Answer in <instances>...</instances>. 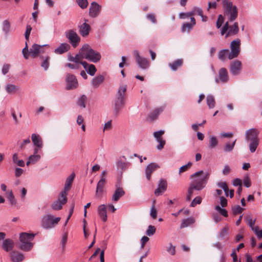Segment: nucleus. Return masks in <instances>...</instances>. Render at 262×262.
Masks as SVG:
<instances>
[{
	"label": "nucleus",
	"mask_w": 262,
	"mask_h": 262,
	"mask_svg": "<svg viewBox=\"0 0 262 262\" xmlns=\"http://www.w3.org/2000/svg\"><path fill=\"white\" fill-rule=\"evenodd\" d=\"M101 6H100L97 3L93 2L91 3L89 8V15L92 17H97L100 11Z\"/></svg>",
	"instance_id": "obj_15"
},
{
	"label": "nucleus",
	"mask_w": 262,
	"mask_h": 262,
	"mask_svg": "<svg viewBox=\"0 0 262 262\" xmlns=\"http://www.w3.org/2000/svg\"><path fill=\"white\" fill-rule=\"evenodd\" d=\"M22 53H23V56L25 59L29 58V57L30 55L29 54V51L28 49V45H27V42H26L25 47L23 49Z\"/></svg>",
	"instance_id": "obj_57"
},
{
	"label": "nucleus",
	"mask_w": 262,
	"mask_h": 262,
	"mask_svg": "<svg viewBox=\"0 0 262 262\" xmlns=\"http://www.w3.org/2000/svg\"><path fill=\"white\" fill-rule=\"evenodd\" d=\"M223 7L225 15L230 21H234L237 18V8L233 5L232 2L229 0H223Z\"/></svg>",
	"instance_id": "obj_5"
},
{
	"label": "nucleus",
	"mask_w": 262,
	"mask_h": 262,
	"mask_svg": "<svg viewBox=\"0 0 262 262\" xmlns=\"http://www.w3.org/2000/svg\"><path fill=\"white\" fill-rule=\"evenodd\" d=\"M87 101V97L85 95H82L77 101V105L80 107L84 108L85 107V103Z\"/></svg>",
	"instance_id": "obj_44"
},
{
	"label": "nucleus",
	"mask_w": 262,
	"mask_h": 262,
	"mask_svg": "<svg viewBox=\"0 0 262 262\" xmlns=\"http://www.w3.org/2000/svg\"><path fill=\"white\" fill-rule=\"evenodd\" d=\"M32 30V27L30 25H27L26 27V30L25 33V36L26 40H28L29 36Z\"/></svg>",
	"instance_id": "obj_61"
},
{
	"label": "nucleus",
	"mask_w": 262,
	"mask_h": 262,
	"mask_svg": "<svg viewBox=\"0 0 262 262\" xmlns=\"http://www.w3.org/2000/svg\"><path fill=\"white\" fill-rule=\"evenodd\" d=\"M70 49V46L67 43H62L54 50L56 54H61L67 52Z\"/></svg>",
	"instance_id": "obj_29"
},
{
	"label": "nucleus",
	"mask_w": 262,
	"mask_h": 262,
	"mask_svg": "<svg viewBox=\"0 0 262 262\" xmlns=\"http://www.w3.org/2000/svg\"><path fill=\"white\" fill-rule=\"evenodd\" d=\"M76 2L78 4V5L81 8V9H85L86 8L89 4L88 0H75Z\"/></svg>",
	"instance_id": "obj_49"
},
{
	"label": "nucleus",
	"mask_w": 262,
	"mask_h": 262,
	"mask_svg": "<svg viewBox=\"0 0 262 262\" xmlns=\"http://www.w3.org/2000/svg\"><path fill=\"white\" fill-rule=\"evenodd\" d=\"M156 231V229L155 226L149 225L148 226V228L146 231V234L149 236H152L155 233Z\"/></svg>",
	"instance_id": "obj_48"
},
{
	"label": "nucleus",
	"mask_w": 262,
	"mask_h": 262,
	"mask_svg": "<svg viewBox=\"0 0 262 262\" xmlns=\"http://www.w3.org/2000/svg\"><path fill=\"white\" fill-rule=\"evenodd\" d=\"M124 194L125 192L123 189L120 187H118L113 193L112 200L114 202H117Z\"/></svg>",
	"instance_id": "obj_28"
},
{
	"label": "nucleus",
	"mask_w": 262,
	"mask_h": 262,
	"mask_svg": "<svg viewBox=\"0 0 262 262\" xmlns=\"http://www.w3.org/2000/svg\"><path fill=\"white\" fill-rule=\"evenodd\" d=\"M75 176V174L74 173H72L70 176H69L67 178L64 184V190L62 191L61 193L67 195L68 191L71 189Z\"/></svg>",
	"instance_id": "obj_20"
},
{
	"label": "nucleus",
	"mask_w": 262,
	"mask_h": 262,
	"mask_svg": "<svg viewBox=\"0 0 262 262\" xmlns=\"http://www.w3.org/2000/svg\"><path fill=\"white\" fill-rule=\"evenodd\" d=\"M236 142V140H234L232 143H227L224 147V150L225 151L229 152L232 150L234 148Z\"/></svg>",
	"instance_id": "obj_51"
},
{
	"label": "nucleus",
	"mask_w": 262,
	"mask_h": 262,
	"mask_svg": "<svg viewBox=\"0 0 262 262\" xmlns=\"http://www.w3.org/2000/svg\"><path fill=\"white\" fill-rule=\"evenodd\" d=\"M10 24L8 20H5L3 23V31L6 34H7L10 31Z\"/></svg>",
	"instance_id": "obj_47"
},
{
	"label": "nucleus",
	"mask_w": 262,
	"mask_h": 262,
	"mask_svg": "<svg viewBox=\"0 0 262 262\" xmlns=\"http://www.w3.org/2000/svg\"><path fill=\"white\" fill-rule=\"evenodd\" d=\"M106 171L103 170L100 174V179L97 183L96 194L97 195H100L103 191V187L106 182Z\"/></svg>",
	"instance_id": "obj_10"
},
{
	"label": "nucleus",
	"mask_w": 262,
	"mask_h": 262,
	"mask_svg": "<svg viewBox=\"0 0 262 262\" xmlns=\"http://www.w3.org/2000/svg\"><path fill=\"white\" fill-rule=\"evenodd\" d=\"M195 222V220L192 217L187 218L186 219L183 220L182 222V223L180 226V228H184L187 227L191 224H193Z\"/></svg>",
	"instance_id": "obj_38"
},
{
	"label": "nucleus",
	"mask_w": 262,
	"mask_h": 262,
	"mask_svg": "<svg viewBox=\"0 0 262 262\" xmlns=\"http://www.w3.org/2000/svg\"><path fill=\"white\" fill-rule=\"evenodd\" d=\"M5 194L10 204L12 206L16 205L17 204V201L14 196L12 190L11 189H8Z\"/></svg>",
	"instance_id": "obj_31"
},
{
	"label": "nucleus",
	"mask_w": 262,
	"mask_h": 262,
	"mask_svg": "<svg viewBox=\"0 0 262 262\" xmlns=\"http://www.w3.org/2000/svg\"><path fill=\"white\" fill-rule=\"evenodd\" d=\"M215 209L224 216L226 217L228 216V212L225 209L221 208L219 206H215Z\"/></svg>",
	"instance_id": "obj_56"
},
{
	"label": "nucleus",
	"mask_w": 262,
	"mask_h": 262,
	"mask_svg": "<svg viewBox=\"0 0 262 262\" xmlns=\"http://www.w3.org/2000/svg\"><path fill=\"white\" fill-rule=\"evenodd\" d=\"M195 190L198 191V188L195 187H193L192 185L190 184L186 195V200L190 201L191 200L193 194H195L194 191Z\"/></svg>",
	"instance_id": "obj_37"
},
{
	"label": "nucleus",
	"mask_w": 262,
	"mask_h": 262,
	"mask_svg": "<svg viewBox=\"0 0 262 262\" xmlns=\"http://www.w3.org/2000/svg\"><path fill=\"white\" fill-rule=\"evenodd\" d=\"M45 45L40 46L37 44H34L29 50L30 56L33 58L36 57L39 53L43 52L42 48Z\"/></svg>",
	"instance_id": "obj_18"
},
{
	"label": "nucleus",
	"mask_w": 262,
	"mask_h": 262,
	"mask_svg": "<svg viewBox=\"0 0 262 262\" xmlns=\"http://www.w3.org/2000/svg\"><path fill=\"white\" fill-rule=\"evenodd\" d=\"M218 144V141L215 136H210L209 139V148L213 149L215 148Z\"/></svg>",
	"instance_id": "obj_39"
},
{
	"label": "nucleus",
	"mask_w": 262,
	"mask_h": 262,
	"mask_svg": "<svg viewBox=\"0 0 262 262\" xmlns=\"http://www.w3.org/2000/svg\"><path fill=\"white\" fill-rule=\"evenodd\" d=\"M6 91L9 94H13L19 90V88L14 84L8 83L5 86Z\"/></svg>",
	"instance_id": "obj_33"
},
{
	"label": "nucleus",
	"mask_w": 262,
	"mask_h": 262,
	"mask_svg": "<svg viewBox=\"0 0 262 262\" xmlns=\"http://www.w3.org/2000/svg\"><path fill=\"white\" fill-rule=\"evenodd\" d=\"M206 102L209 108H213L215 106V102L214 97L211 95H208L206 98Z\"/></svg>",
	"instance_id": "obj_40"
},
{
	"label": "nucleus",
	"mask_w": 262,
	"mask_h": 262,
	"mask_svg": "<svg viewBox=\"0 0 262 262\" xmlns=\"http://www.w3.org/2000/svg\"><path fill=\"white\" fill-rule=\"evenodd\" d=\"M224 17L222 15H220L218 16V18L216 21V27L217 28H220L222 26L224 22Z\"/></svg>",
	"instance_id": "obj_60"
},
{
	"label": "nucleus",
	"mask_w": 262,
	"mask_h": 262,
	"mask_svg": "<svg viewBox=\"0 0 262 262\" xmlns=\"http://www.w3.org/2000/svg\"><path fill=\"white\" fill-rule=\"evenodd\" d=\"M88 20L84 19V22L78 26L79 32L84 37H87L91 30V26L88 24Z\"/></svg>",
	"instance_id": "obj_13"
},
{
	"label": "nucleus",
	"mask_w": 262,
	"mask_h": 262,
	"mask_svg": "<svg viewBox=\"0 0 262 262\" xmlns=\"http://www.w3.org/2000/svg\"><path fill=\"white\" fill-rule=\"evenodd\" d=\"M183 60L182 59H178L173 63H169V66L172 71H176L179 68L182 66Z\"/></svg>",
	"instance_id": "obj_36"
},
{
	"label": "nucleus",
	"mask_w": 262,
	"mask_h": 262,
	"mask_svg": "<svg viewBox=\"0 0 262 262\" xmlns=\"http://www.w3.org/2000/svg\"><path fill=\"white\" fill-rule=\"evenodd\" d=\"M231 51L229 52L228 58L232 59L237 57L241 51V40L236 39L231 42L230 45Z\"/></svg>",
	"instance_id": "obj_7"
},
{
	"label": "nucleus",
	"mask_w": 262,
	"mask_h": 262,
	"mask_svg": "<svg viewBox=\"0 0 262 262\" xmlns=\"http://www.w3.org/2000/svg\"><path fill=\"white\" fill-rule=\"evenodd\" d=\"M164 107L165 106H162L155 109L152 113H150L149 115L150 118L152 120L156 119L159 115L163 111Z\"/></svg>",
	"instance_id": "obj_35"
},
{
	"label": "nucleus",
	"mask_w": 262,
	"mask_h": 262,
	"mask_svg": "<svg viewBox=\"0 0 262 262\" xmlns=\"http://www.w3.org/2000/svg\"><path fill=\"white\" fill-rule=\"evenodd\" d=\"M14 247V243L10 238L4 239L2 244L3 249L6 252L11 251Z\"/></svg>",
	"instance_id": "obj_24"
},
{
	"label": "nucleus",
	"mask_w": 262,
	"mask_h": 262,
	"mask_svg": "<svg viewBox=\"0 0 262 262\" xmlns=\"http://www.w3.org/2000/svg\"><path fill=\"white\" fill-rule=\"evenodd\" d=\"M34 234L23 232L20 234V244L19 248L24 251H30L33 247V243L32 241L34 239Z\"/></svg>",
	"instance_id": "obj_4"
},
{
	"label": "nucleus",
	"mask_w": 262,
	"mask_h": 262,
	"mask_svg": "<svg viewBox=\"0 0 262 262\" xmlns=\"http://www.w3.org/2000/svg\"><path fill=\"white\" fill-rule=\"evenodd\" d=\"M67 202V195L60 193L57 200L54 202L51 205V208L55 210H58L62 208V206Z\"/></svg>",
	"instance_id": "obj_11"
},
{
	"label": "nucleus",
	"mask_w": 262,
	"mask_h": 262,
	"mask_svg": "<svg viewBox=\"0 0 262 262\" xmlns=\"http://www.w3.org/2000/svg\"><path fill=\"white\" fill-rule=\"evenodd\" d=\"M98 213L100 218H101L103 222H105L107 221V216L105 205H101L98 207Z\"/></svg>",
	"instance_id": "obj_27"
},
{
	"label": "nucleus",
	"mask_w": 262,
	"mask_h": 262,
	"mask_svg": "<svg viewBox=\"0 0 262 262\" xmlns=\"http://www.w3.org/2000/svg\"><path fill=\"white\" fill-rule=\"evenodd\" d=\"M84 58V56L83 54L81 53L80 50L79 53L74 56V63H79V65L80 66L81 63L83 62L82 61V60Z\"/></svg>",
	"instance_id": "obj_45"
},
{
	"label": "nucleus",
	"mask_w": 262,
	"mask_h": 262,
	"mask_svg": "<svg viewBox=\"0 0 262 262\" xmlns=\"http://www.w3.org/2000/svg\"><path fill=\"white\" fill-rule=\"evenodd\" d=\"M13 162L20 167H24L25 165V162L23 160H18L17 154H14L12 156Z\"/></svg>",
	"instance_id": "obj_42"
},
{
	"label": "nucleus",
	"mask_w": 262,
	"mask_h": 262,
	"mask_svg": "<svg viewBox=\"0 0 262 262\" xmlns=\"http://www.w3.org/2000/svg\"><path fill=\"white\" fill-rule=\"evenodd\" d=\"M202 202V198L200 196H196L191 202V207H195L198 204H200Z\"/></svg>",
	"instance_id": "obj_54"
},
{
	"label": "nucleus",
	"mask_w": 262,
	"mask_h": 262,
	"mask_svg": "<svg viewBox=\"0 0 262 262\" xmlns=\"http://www.w3.org/2000/svg\"><path fill=\"white\" fill-rule=\"evenodd\" d=\"M242 69V62L241 61L235 60L231 63L230 72L233 75H238L240 73Z\"/></svg>",
	"instance_id": "obj_14"
},
{
	"label": "nucleus",
	"mask_w": 262,
	"mask_h": 262,
	"mask_svg": "<svg viewBox=\"0 0 262 262\" xmlns=\"http://www.w3.org/2000/svg\"><path fill=\"white\" fill-rule=\"evenodd\" d=\"M258 132L256 129L251 128L246 132V139L248 141H253L259 139L258 138Z\"/></svg>",
	"instance_id": "obj_22"
},
{
	"label": "nucleus",
	"mask_w": 262,
	"mask_h": 262,
	"mask_svg": "<svg viewBox=\"0 0 262 262\" xmlns=\"http://www.w3.org/2000/svg\"><path fill=\"white\" fill-rule=\"evenodd\" d=\"M81 53L83 54L84 59L94 63L99 61L101 57L100 53L92 49L88 44L82 47Z\"/></svg>",
	"instance_id": "obj_3"
},
{
	"label": "nucleus",
	"mask_w": 262,
	"mask_h": 262,
	"mask_svg": "<svg viewBox=\"0 0 262 262\" xmlns=\"http://www.w3.org/2000/svg\"><path fill=\"white\" fill-rule=\"evenodd\" d=\"M192 163L189 162L187 164L181 166L179 169V173L187 171L192 166Z\"/></svg>",
	"instance_id": "obj_53"
},
{
	"label": "nucleus",
	"mask_w": 262,
	"mask_h": 262,
	"mask_svg": "<svg viewBox=\"0 0 262 262\" xmlns=\"http://www.w3.org/2000/svg\"><path fill=\"white\" fill-rule=\"evenodd\" d=\"M217 186L222 188L225 192V194L227 196H228V188L226 182H220L217 184Z\"/></svg>",
	"instance_id": "obj_52"
},
{
	"label": "nucleus",
	"mask_w": 262,
	"mask_h": 262,
	"mask_svg": "<svg viewBox=\"0 0 262 262\" xmlns=\"http://www.w3.org/2000/svg\"><path fill=\"white\" fill-rule=\"evenodd\" d=\"M239 31L237 23H235L233 26H229V30L226 35V37L229 35H235Z\"/></svg>",
	"instance_id": "obj_34"
},
{
	"label": "nucleus",
	"mask_w": 262,
	"mask_h": 262,
	"mask_svg": "<svg viewBox=\"0 0 262 262\" xmlns=\"http://www.w3.org/2000/svg\"><path fill=\"white\" fill-rule=\"evenodd\" d=\"M81 65L90 75L94 76L95 74L97 69L94 64H89L86 61H83L81 63Z\"/></svg>",
	"instance_id": "obj_23"
},
{
	"label": "nucleus",
	"mask_w": 262,
	"mask_h": 262,
	"mask_svg": "<svg viewBox=\"0 0 262 262\" xmlns=\"http://www.w3.org/2000/svg\"><path fill=\"white\" fill-rule=\"evenodd\" d=\"M49 57H47L42 62L41 66L45 70H47L49 66Z\"/></svg>",
	"instance_id": "obj_59"
},
{
	"label": "nucleus",
	"mask_w": 262,
	"mask_h": 262,
	"mask_svg": "<svg viewBox=\"0 0 262 262\" xmlns=\"http://www.w3.org/2000/svg\"><path fill=\"white\" fill-rule=\"evenodd\" d=\"M219 79H215V82L216 83H219V81H221L223 83H225L228 81L229 76L228 71L226 69L223 68L219 70Z\"/></svg>",
	"instance_id": "obj_17"
},
{
	"label": "nucleus",
	"mask_w": 262,
	"mask_h": 262,
	"mask_svg": "<svg viewBox=\"0 0 262 262\" xmlns=\"http://www.w3.org/2000/svg\"><path fill=\"white\" fill-rule=\"evenodd\" d=\"M190 23H185L182 25V32L185 33L187 32L189 33L191 30H192L193 27L196 25L195 19L194 17H190Z\"/></svg>",
	"instance_id": "obj_19"
},
{
	"label": "nucleus",
	"mask_w": 262,
	"mask_h": 262,
	"mask_svg": "<svg viewBox=\"0 0 262 262\" xmlns=\"http://www.w3.org/2000/svg\"><path fill=\"white\" fill-rule=\"evenodd\" d=\"M126 89L127 86L126 85H121L119 87L117 96L114 100V114L115 116L119 115L125 104V93Z\"/></svg>",
	"instance_id": "obj_2"
},
{
	"label": "nucleus",
	"mask_w": 262,
	"mask_h": 262,
	"mask_svg": "<svg viewBox=\"0 0 262 262\" xmlns=\"http://www.w3.org/2000/svg\"><path fill=\"white\" fill-rule=\"evenodd\" d=\"M104 76L102 75H99L94 77L91 82V86L94 88H98L103 82Z\"/></svg>",
	"instance_id": "obj_25"
},
{
	"label": "nucleus",
	"mask_w": 262,
	"mask_h": 262,
	"mask_svg": "<svg viewBox=\"0 0 262 262\" xmlns=\"http://www.w3.org/2000/svg\"><path fill=\"white\" fill-rule=\"evenodd\" d=\"M66 67H69L70 69H78L80 68V66L79 65V63H69L66 64Z\"/></svg>",
	"instance_id": "obj_63"
},
{
	"label": "nucleus",
	"mask_w": 262,
	"mask_h": 262,
	"mask_svg": "<svg viewBox=\"0 0 262 262\" xmlns=\"http://www.w3.org/2000/svg\"><path fill=\"white\" fill-rule=\"evenodd\" d=\"M167 189V182L161 179L160 180L157 188L155 191V194L157 196L162 195Z\"/></svg>",
	"instance_id": "obj_16"
},
{
	"label": "nucleus",
	"mask_w": 262,
	"mask_h": 262,
	"mask_svg": "<svg viewBox=\"0 0 262 262\" xmlns=\"http://www.w3.org/2000/svg\"><path fill=\"white\" fill-rule=\"evenodd\" d=\"M250 143L249 144V149L251 152L253 153L255 151L258 144L259 140V139H256L253 141H250Z\"/></svg>",
	"instance_id": "obj_41"
},
{
	"label": "nucleus",
	"mask_w": 262,
	"mask_h": 262,
	"mask_svg": "<svg viewBox=\"0 0 262 262\" xmlns=\"http://www.w3.org/2000/svg\"><path fill=\"white\" fill-rule=\"evenodd\" d=\"M159 167L158 164L155 163H151L146 167L145 173L146 178L148 180H150L152 172Z\"/></svg>",
	"instance_id": "obj_26"
},
{
	"label": "nucleus",
	"mask_w": 262,
	"mask_h": 262,
	"mask_svg": "<svg viewBox=\"0 0 262 262\" xmlns=\"http://www.w3.org/2000/svg\"><path fill=\"white\" fill-rule=\"evenodd\" d=\"M60 217H55L51 214H46L42 216L41 225L45 229H50L54 227L60 221Z\"/></svg>",
	"instance_id": "obj_6"
},
{
	"label": "nucleus",
	"mask_w": 262,
	"mask_h": 262,
	"mask_svg": "<svg viewBox=\"0 0 262 262\" xmlns=\"http://www.w3.org/2000/svg\"><path fill=\"white\" fill-rule=\"evenodd\" d=\"M244 185L247 188H249L251 186V183L250 178L248 176L245 177L243 180Z\"/></svg>",
	"instance_id": "obj_64"
},
{
	"label": "nucleus",
	"mask_w": 262,
	"mask_h": 262,
	"mask_svg": "<svg viewBox=\"0 0 262 262\" xmlns=\"http://www.w3.org/2000/svg\"><path fill=\"white\" fill-rule=\"evenodd\" d=\"M228 230V227L227 226H226L224 228H223L220 233L219 237L220 238H223L227 234Z\"/></svg>",
	"instance_id": "obj_62"
},
{
	"label": "nucleus",
	"mask_w": 262,
	"mask_h": 262,
	"mask_svg": "<svg viewBox=\"0 0 262 262\" xmlns=\"http://www.w3.org/2000/svg\"><path fill=\"white\" fill-rule=\"evenodd\" d=\"M66 82V89L67 90H73L76 89L78 85V81L76 77L72 74H67Z\"/></svg>",
	"instance_id": "obj_12"
},
{
	"label": "nucleus",
	"mask_w": 262,
	"mask_h": 262,
	"mask_svg": "<svg viewBox=\"0 0 262 262\" xmlns=\"http://www.w3.org/2000/svg\"><path fill=\"white\" fill-rule=\"evenodd\" d=\"M41 158L40 155H31L28 159L26 162V165L29 166L30 165H34L38 162Z\"/></svg>",
	"instance_id": "obj_32"
},
{
	"label": "nucleus",
	"mask_w": 262,
	"mask_h": 262,
	"mask_svg": "<svg viewBox=\"0 0 262 262\" xmlns=\"http://www.w3.org/2000/svg\"><path fill=\"white\" fill-rule=\"evenodd\" d=\"M247 223L248 225L250 227L251 229L253 230L255 228V227L254 226L255 222V220H253L251 218V214H248L245 217Z\"/></svg>",
	"instance_id": "obj_46"
},
{
	"label": "nucleus",
	"mask_w": 262,
	"mask_h": 262,
	"mask_svg": "<svg viewBox=\"0 0 262 262\" xmlns=\"http://www.w3.org/2000/svg\"><path fill=\"white\" fill-rule=\"evenodd\" d=\"M31 140L35 146L42 147L43 143L41 138L39 135L33 134L31 135Z\"/></svg>",
	"instance_id": "obj_30"
},
{
	"label": "nucleus",
	"mask_w": 262,
	"mask_h": 262,
	"mask_svg": "<svg viewBox=\"0 0 262 262\" xmlns=\"http://www.w3.org/2000/svg\"><path fill=\"white\" fill-rule=\"evenodd\" d=\"M66 36L69 39L72 46L76 48L80 41V37L76 31L69 30L66 32Z\"/></svg>",
	"instance_id": "obj_8"
},
{
	"label": "nucleus",
	"mask_w": 262,
	"mask_h": 262,
	"mask_svg": "<svg viewBox=\"0 0 262 262\" xmlns=\"http://www.w3.org/2000/svg\"><path fill=\"white\" fill-rule=\"evenodd\" d=\"M164 134V130H160L154 133L153 135L156 138L157 141L162 140L161 137Z\"/></svg>",
	"instance_id": "obj_50"
},
{
	"label": "nucleus",
	"mask_w": 262,
	"mask_h": 262,
	"mask_svg": "<svg viewBox=\"0 0 262 262\" xmlns=\"http://www.w3.org/2000/svg\"><path fill=\"white\" fill-rule=\"evenodd\" d=\"M155 201H154L153 202V205L151 206L150 208V215L151 217L153 219H156L157 217V210L155 208Z\"/></svg>",
	"instance_id": "obj_58"
},
{
	"label": "nucleus",
	"mask_w": 262,
	"mask_h": 262,
	"mask_svg": "<svg viewBox=\"0 0 262 262\" xmlns=\"http://www.w3.org/2000/svg\"><path fill=\"white\" fill-rule=\"evenodd\" d=\"M134 55L136 58L138 66L142 69H146L149 66V62L147 59L140 55L139 52L137 50L134 51Z\"/></svg>",
	"instance_id": "obj_9"
},
{
	"label": "nucleus",
	"mask_w": 262,
	"mask_h": 262,
	"mask_svg": "<svg viewBox=\"0 0 262 262\" xmlns=\"http://www.w3.org/2000/svg\"><path fill=\"white\" fill-rule=\"evenodd\" d=\"M10 256L12 262H21L24 259V254L16 250L11 251Z\"/></svg>",
	"instance_id": "obj_21"
},
{
	"label": "nucleus",
	"mask_w": 262,
	"mask_h": 262,
	"mask_svg": "<svg viewBox=\"0 0 262 262\" xmlns=\"http://www.w3.org/2000/svg\"><path fill=\"white\" fill-rule=\"evenodd\" d=\"M210 173L207 171L200 170L192 174L190 176L191 179V184L193 187L198 188V191H200L204 188L207 183Z\"/></svg>",
	"instance_id": "obj_1"
},
{
	"label": "nucleus",
	"mask_w": 262,
	"mask_h": 262,
	"mask_svg": "<svg viewBox=\"0 0 262 262\" xmlns=\"http://www.w3.org/2000/svg\"><path fill=\"white\" fill-rule=\"evenodd\" d=\"M244 209L242 208L239 205H235L232 208L233 212L234 214L242 213Z\"/></svg>",
	"instance_id": "obj_55"
},
{
	"label": "nucleus",
	"mask_w": 262,
	"mask_h": 262,
	"mask_svg": "<svg viewBox=\"0 0 262 262\" xmlns=\"http://www.w3.org/2000/svg\"><path fill=\"white\" fill-rule=\"evenodd\" d=\"M229 54V51L228 49L222 50L218 53L219 58L222 61H225L226 57L228 56Z\"/></svg>",
	"instance_id": "obj_43"
}]
</instances>
